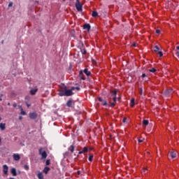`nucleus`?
Masks as SVG:
<instances>
[{
  "label": "nucleus",
  "mask_w": 179,
  "mask_h": 179,
  "mask_svg": "<svg viewBox=\"0 0 179 179\" xmlns=\"http://www.w3.org/2000/svg\"><path fill=\"white\" fill-rule=\"evenodd\" d=\"M84 29H85V30H87V31H89L90 30V24H85L84 25Z\"/></svg>",
  "instance_id": "obj_12"
},
{
  "label": "nucleus",
  "mask_w": 179,
  "mask_h": 179,
  "mask_svg": "<svg viewBox=\"0 0 179 179\" xmlns=\"http://www.w3.org/2000/svg\"><path fill=\"white\" fill-rule=\"evenodd\" d=\"M75 89H76V90H80L79 87H71V90H68V88H66V87L64 86L59 90V96H66V97H69V96H72L73 94V90H75Z\"/></svg>",
  "instance_id": "obj_1"
},
{
  "label": "nucleus",
  "mask_w": 179,
  "mask_h": 179,
  "mask_svg": "<svg viewBox=\"0 0 179 179\" xmlns=\"http://www.w3.org/2000/svg\"><path fill=\"white\" fill-rule=\"evenodd\" d=\"M0 101H2V95L0 96Z\"/></svg>",
  "instance_id": "obj_40"
},
{
  "label": "nucleus",
  "mask_w": 179,
  "mask_h": 179,
  "mask_svg": "<svg viewBox=\"0 0 179 179\" xmlns=\"http://www.w3.org/2000/svg\"><path fill=\"white\" fill-rule=\"evenodd\" d=\"M80 79H82L83 80H85L86 79V78H85V77L83 76V73H80Z\"/></svg>",
  "instance_id": "obj_24"
},
{
  "label": "nucleus",
  "mask_w": 179,
  "mask_h": 179,
  "mask_svg": "<svg viewBox=\"0 0 179 179\" xmlns=\"http://www.w3.org/2000/svg\"><path fill=\"white\" fill-rule=\"evenodd\" d=\"M140 94H142V90L141 89Z\"/></svg>",
  "instance_id": "obj_45"
},
{
  "label": "nucleus",
  "mask_w": 179,
  "mask_h": 179,
  "mask_svg": "<svg viewBox=\"0 0 179 179\" xmlns=\"http://www.w3.org/2000/svg\"><path fill=\"white\" fill-rule=\"evenodd\" d=\"M9 179H15V178H10Z\"/></svg>",
  "instance_id": "obj_48"
},
{
  "label": "nucleus",
  "mask_w": 179,
  "mask_h": 179,
  "mask_svg": "<svg viewBox=\"0 0 179 179\" xmlns=\"http://www.w3.org/2000/svg\"><path fill=\"white\" fill-rule=\"evenodd\" d=\"M9 171V167L7 166L6 164L3 166V174H5L6 176H8V171Z\"/></svg>",
  "instance_id": "obj_5"
},
{
  "label": "nucleus",
  "mask_w": 179,
  "mask_h": 179,
  "mask_svg": "<svg viewBox=\"0 0 179 179\" xmlns=\"http://www.w3.org/2000/svg\"><path fill=\"white\" fill-rule=\"evenodd\" d=\"M84 73H85V75H87V76H90V71H89V70H87V69H85L84 70Z\"/></svg>",
  "instance_id": "obj_17"
},
{
  "label": "nucleus",
  "mask_w": 179,
  "mask_h": 179,
  "mask_svg": "<svg viewBox=\"0 0 179 179\" xmlns=\"http://www.w3.org/2000/svg\"><path fill=\"white\" fill-rule=\"evenodd\" d=\"M159 50H160V49L159 48V47L157 45L152 48V51H154V52H157L159 51Z\"/></svg>",
  "instance_id": "obj_16"
},
{
  "label": "nucleus",
  "mask_w": 179,
  "mask_h": 179,
  "mask_svg": "<svg viewBox=\"0 0 179 179\" xmlns=\"http://www.w3.org/2000/svg\"><path fill=\"white\" fill-rule=\"evenodd\" d=\"M22 118H23V117H22V116H20V117H19V120H22Z\"/></svg>",
  "instance_id": "obj_41"
},
{
  "label": "nucleus",
  "mask_w": 179,
  "mask_h": 179,
  "mask_svg": "<svg viewBox=\"0 0 179 179\" xmlns=\"http://www.w3.org/2000/svg\"><path fill=\"white\" fill-rule=\"evenodd\" d=\"M38 90V88H37V87L32 88L30 90V94H31L32 96H34V94H36V93H37Z\"/></svg>",
  "instance_id": "obj_7"
},
{
  "label": "nucleus",
  "mask_w": 179,
  "mask_h": 179,
  "mask_svg": "<svg viewBox=\"0 0 179 179\" xmlns=\"http://www.w3.org/2000/svg\"><path fill=\"white\" fill-rule=\"evenodd\" d=\"M38 179H43L44 176H43L42 173H38Z\"/></svg>",
  "instance_id": "obj_20"
},
{
  "label": "nucleus",
  "mask_w": 179,
  "mask_h": 179,
  "mask_svg": "<svg viewBox=\"0 0 179 179\" xmlns=\"http://www.w3.org/2000/svg\"><path fill=\"white\" fill-rule=\"evenodd\" d=\"M76 8L78 12H82V3H80L79 0H77L76 2Z\"/></svg>",
  "instance_id": "obj_4"
},
{
  "label": "nucleus",
  "mask_w": 179,
  "mask_h": 179,
  "mask_svg": "<svg viewBox=\"0 0 179 179\" xmlns=\"http://www.w3.org/2000/svg\"><path fill=\"white\" fill-rule=\"evenodd\" d=\"M101 104H102V106H108V103H107V101H103L102 102H101Z\"/></svg>",
  "instance_id": "obj_26"
},
{
  "label": "nucleus",
  "mask_w": 179,
  "mask_h": 179,
  "mask_svg": "<svg viewBox=\"0 0 179 179\" xmlns=\"http://www.w3.org/2000/svg\"><path fill=\"white\" fill-rule=\"evenodd\" d=\"M29 117L31 118V120H36L37 118V113H29Z\"/></svg>",
  "instance_id": "obj_8"
},
{
  "label": "nucleus",
  "mask_w": 179,
  "mask_h": 179,
  "mask_svg": "<svg viewBox=\"0 0 179 179\" xmlns=\"http://www.w3.org/2000/svg\"><path fill=\"white\" fill-rule=\"evenodd\" d=\"M141 78H146V74L143 73L142 76H141Z\"/></svg>",
  "instance_id": "obj_36"
},
{
  "label": "nucleus",
  "mask_w": 179,
  "mask_h": 179,
  "mask_svg": "<svg viewBox=\"0 0 179 179\" xmlns=\"http://www.w3.org/2000/svg\"><path fill=\"white\" fill-rule=\"evenodd\" d=\"M48 171H50V167L48 166L45 167L43 169V173H45V174H48Z\"/></svg>",
  "instance_id": "obj_13"
},
{
  "label": "nucleus",
  "mask_w": 179,
  "mask_h": 179,
  "mask_svg": "<svg viewBox=\"0 0 179 179\" xmlns=\"http://www.w3.org/2000/svg\"><path fill=\"white\" fill-rule=\"evenodd\" d=\"M13 159L17 162L18 160H20V155H19V154H14Z\"/></svg>",
  "instance_id": "obj_11"
},
{
  "label": "nucleus",
  "mask_w": 179,
  "mask_h": 179,
  "mask_svg": "<svg viewBox=\"0 0 179 179\" xmlns=\"http://www.w3.org/2000/svg\"><path fill=\"white\" fill-rule=\"evenodd\" d=\"M138 142H139L140 143H141V142H143V138H139V139H138Z\"/></svg>",
  "instance_id": "obj_32"
},
{
  "label": "nucleus",
  "mask_w": 179,
  "mask_h": 179,
  "mask_svg": "<svg viewBox=\"0 0 179 179\" xmlns=\"http://www.w3.org/2000/svg\"><path fill=\"white\" fill-rule=\"evenodd\" d=\"M143 125H148L149 124V121L148 120H143Z\"/></svg>",
  "instance_id": "obj_22"
},
{
  "label": "nucleus",
  "mask_w": 179,
  "mask_h": 179,
  "mask_svg": "<svg viewBox=\"0 0 179 179\" xmlns=\"http://www.w3.org/2000/svg\"><path fill=\"white\" fill-rule=\"evenodd\" d=\"M158 55H159V57H162L163 55V52L162 51H158Z\"/></svg>",
  "instance_id": "obj_29"
},
{
  "label": "nucleus",
  "mask_w": 179,
  "mask_h": 179,
  "mask_svg": "<svg viewBox=\"0 0 179 179\" xmlns=\"http://www.w3.org/2000/svg\"><path fill=\"white\" fill-rule=\"evenodd\" d=\"M131 107H134V106H135V99L132 98L131 99Z\"/></svg>",
  "instance_id": "obj_18"
},
{
  "label": "nucleus",
  "mask_w": 179,
  "mask_h": 179,
  "mask_svg": "<svg viewBox=\"0 0 179 179\" xmlns=\"http://www.w3.org/2000/svg\"><path fill=\"white\" fill-rule=\"evenodd\" d=\"M113 101L114 102L113 103H110V107H115V103L117 101V96H113Z\"/></svg>",
  "instance_id": "obj_10"
},
{
  "label": "nucleus",
  "mask_w": 179,
  "mask_h": 179,
  "mask_svg": "<svg viewBox=\"0 0 179 179\" xmlns=\"http://www.w3.org/2000/svg\"><path fill=\"white\" fill-rule=\"evenodd\" d=\"M6 124L5 123H1L0 124V129H1V131H5V128H6Z\"/></svg>",
  "instance_id": "obj_14"
},
{
  "label": "nucleus",
  "mask_w": 179,
  "mask_h": 179,
  "mask_svg": "<svg viewBox=\"0 0 179 179\" xmlns=\"http://www.w3.org/2000/svg\"><path fill=\"white\" fill-rule=\"evenodd\" d=\"M156 33H157V34H160V30L157 29V30H156Z\"/></svg>",
  "instance_id": "obj_35"
},
{
  "label": "nucleus",
  "mask_w": 179,
  "mask_h": 179,
  "mask_svg": "<svg viewBox=\"0 0 179 179\" xmlns=\"http://www.w3.org/2000/svg\"><path fill=\"white\" fill-rule=\"evenodd\" d=\"M39 154L42 157V159H47V152H45V150H44V148H41L39 150Z\"/></svg>",
  "instance_id": "obj_3"
},
{
  "label": "nucleus",
  "mask_w": 179,
  "mask_h": 179,
  "mask_svg": "<svg viewBox=\"0 0 179 179\" xmlns=\"http://www.w3.org/2000/svg\"><path fill=\"white\" fill-rule=\"evenodd\" d=\"M27 106L28 108L30 107V105H29V103H27Z\"/></svg>",
  "instance_id": "obj_44"
},
{
  "label": "nucleus",
  "mask_w": 179,
  "mask_h": 179,
  "mask_svg": "<svg viewBox=\"0 0 179 179\" xmlns=\"http://www.w3.org/2000/svg\"><path fill=\"white\" fill-rule=\"evenodd\" d=\"M127 122V117H124V119H123V122Z\"/></svg>",
  "instance_id": "obj_38"
},
{
  "label": "nucleus",
  "mask_w": 179,
  "mask_h": 179,
  "mask_svg": "<svg viewBox=\"0 0 179 179\" xmlns=\"http://www.w3.org/2000/svg\"><path fill=\"white\" fill-rule=\"evenodd\" d=\"M133 47H136V44L134 43Z\"/></svg>",
  "instance_id": "obj_42"
},
{
  "label": "nucleus",
  "mask_w": 179,
  "mask_h": 179,
  "mask_svg": "<svg viewBox=\"0 0 179 179\" xmlns=\"http://www.w3.org/2000/svg\"><path fill=\"white\" fill-rule=\"evenodd\" d=\"M13 5V3L10 2V3H9V4H8V7L10 8V6H12Z\"/></svg>",
  "instance_id": "obj_34"
},
{
  "label": "nucleus",
  "mask_w": 179,
  "mask_h": 179,
  "mask_svg": "<svg viewBox=\"0 0 179 179\" xmlns=\"http://www.w3.org/2000/svg\"><path fill=\"white\" fill-rule=\"evenodd\" d=\"M26 99H29V96H27Z\"/></svg>",
  "instance_id": "obj_49"
},
{
  "label": "nucleus",
  "mask_w": 179,
  "mask_h": 179,
  "mask_svg": "<svg viewBox=\"0 0 179 179\" xmlns=\"http://www.w3.org/2000/svg\"><path fill=\"white\" fill-rule=\"evenodd\" d=\"M89 152V148L87 147H84L82 150L78 152V155H82L83 153H87Z\"/></svg>",
  "instance_id": "obj_6"
},
{
  "label": "nucleus",
  "mask_w": 179,
  "mask_h": 179,
  "mask_svg": "<svg viewBox=\"0 0 179 179\" xmlns=\"http://www.w3.org/2000/svg\"><path fill=\"white\" fill-rule=\"evenodd\" d=\"M0 145H1V138H0Z\"/></svg>",
  "instance_id": "obj_51"
},
{
  "label": "nucleus",
  "mask_w": 179,
  "mask_h": 179,
  "mask_svg": "<svg viewBox=\"0 0 179 179\" xmlns=\"http://www.w3.org/2000/svg\"><path fill=\"white\" fill-rule=\"evenodd\" d=\"M46 166H50V159H47L45 162Z\"/></svg>",
  "instance_id": "obj_30"
},
{
  "label": "nucleus",
  "mask_w": 179,
  "mask_h": 179,
  "mask_svg": "<svg viewBox=\"0 0 179 179\" xmlns=\"http://www.w3.org/2000/svg\"><path fill=\"white\" fill-rule=\"evenodd\" d=\"M24 169L27 171L29 170V165H24Z\"/></svg>",
  "instance_id": "obj_31"
},
{
  "label": "nucleus",
  "mask_w": 179,
  "mask_h": 179,
  "mask_svg": "<svg viewBox=\"0 0 179 179\" xmlns=\"http://www.w3.org/2000/svg\"><path fill=\"white\" fill-rule=\"evenodd\" d=\"M166 93L167 94L170 93V92L169 91H166Z\"/></svg>",
  "instance_id": "obj_43"
},
{
  "label": "nucleus",
  "mask_w": 179,
  "mask_h": 179,
  "mask_svg": "<svg viewBox=\"0 0 179 179\" xmlns=\"http://www.w3.org/2000/svg\"><path fill=\"white\" fill-rule=\"evenodd\" d=\"M99 101H100L101 103L103 101L102 98L99 97L98 99Z\"/></svg>",
  "instance_id": "obj_33"
},
{
  "label": "nucleus",
  "mask_w": 179,
  "mask_h": 179,
  "mask_svg": "<svg viewBox=\"0 0 179 179\" xmlns=\"http://www.w3.org/2000/svg\"><path fill=\"white\" fill-rule=\"evenodd\" d=\"M177 157V152L171 151L168 154V159H176Z\"/></svg>",
  "instance_id": "obj_2"
},
{
  "label": "nucleus",
  "mask_w": 179,
  "mask_h": 179,
  "mask_svg": "<svg viewBox=\"0 0 179 179\" xmlns=\"http://www.w3.org/2000/svg\"><path fill=\"white\" fill-rule=\"evenodd\" d=\"M8 106H10V103H8Z\"/></svg>",
  "instance_id": "obj_47"
},
{
  "label": "nucleus",
  "mask_w": 179,
  "mask_h": 179,
  "mask_svg": "<svg viewBox=\"0 0 179 179\" xmlns=\"http://www.w3.org/2000/svg\"><path fill=\"white\" fill-rule=\"evenodd\" d=\"M82 53H83V55L86 54V50H82Z\"/></svg>",
  "instance_id": "obj_37"
},
{
  "label": "nucleus",
  "mask_w": 179,
  "mask_h": 179,
  "mask_svg": "<svg viewBox=\"0 0 179 179\" xmlns=\"http://www.w3.org/2000/svg\"><path fill=\"white\" fill-rule=\"evenodd\" d=\"M77 174L79 176L80 174V171H78Z\"/></svg>",
  "instance_id": "obj_39"
},
{
  "label": "nucleus",
  "mask_w": 179,
  "mask_h": 179,
  "mask_svg": "<svg viewBox=\"0 0 179 179\" xmlns=\"http://www.w3.org/2000/svg\"><path fill=\"white\" fill-rule=\"evenodd\" d=\"M112 94H113V97L117 96V91H115V90L112 91Z\"/></svg>",
  "instance_id": "obj_27"
},
{
  "label": "nucleus",
  "mask_w": 179,
  "mask_h": 179,
  "mask_svg": "<svg viewBox=\"0 0 179 179\" xmlns=\"http://www.w3.org/2000/svg\"><path fill=\"white\" fill-rule=\"evenodd\" d=\"M176 49H177V50H179V46L176 47Z\"/></svg>",
  "instance_id": "obj_46"
},
{
  "label": "nucleus",
  "mask_w": 179,
  "mask_h": 179,
  "mask_svg": "<svg viewBox=\"0 0 179 179\" xmlns=\"http://www.w3.org/2000/svg\"><path fill=\"white\" fill-rule=\"evenodd\" d=\"M98 15H99V13H97V12H96V11L92 12L93 17H96V16H98Z\"/></svg>",
  "instance_id": "obj_21"
},
{
  "label": "nucleus",
  "mask_w": 179,
  "mask_h": 179,
  "mask_svg": "<svg viewBox=\"0 0 179 179\" xmlns=\"http://www.w3.org/2000/svg\"><path fill=\"white\" fill-rule=\"evenodd\" d=\"M10 173H11L12 176H13V177H16V176H17V173H16V169H15V168H12L10 169Z\"/></svg>",
  "instance_id": "obj_9"
},
{
  "label": "nucleus",
  "mask_w": 179,
  "mask_h": 179,
  "mask_svg": "<svg viewBox=\"0 0 179 179\" xmlns=\"http://www.w3.org/2000/svg\"><path fill=\"white\" fill-rule=\"evenodd\" d=\"M21 115H26V112H24L23 109H22V110H21Z\"/></svg>",
  "instance_id": "obj_28"
},
{
  "label": "nucleus",
  "mask_w": 179,
  "mask_h": 179,
  "mask_svg": "<svg viewBox=\"0 0 179 179\" xmlns=\"http://www.w3.org/2000/svg\"><path fill=\"white\" fill-rule=\"evenodd\" d=\"M93 157H94V156H93V155L92 154V155H90V157H89V162H93Z\"/></svg>",
  "instance_id": "obj_23"
},
{
  "label": "nucleus",
  "mask_w": 179,
  "mask_h": 179,
  "mask_svg": "<svg viewBox=\"0 0 179 179\" xmlns=\"http://www.w3.org/2000/svg\"><path fill=\"white\" fill-rule=\"evenodd\" d=\"M2 120V118L0 117V121Z\"/></svg>",
  "instance_id": "obj_50"
},
{
  "label": "nucleus",
  "mask_w": 179,
  "mask_h": 179,
  "mask_svg": "<svg viewBox=\"0 0 179 179\" xmlns=\"http://www.w3.org/2000/svg\"><path fill=\"white\" fill-rule=\"evenodd\" d=\"M146 171V169H144V171Z\"/></svg>",
  "instance_id": "obj_52"
},
{
  "label": "nucleus",
  "mask_w": 179,
  "mask_h": 179,
  "mask_svg": "<svg viewBox=\"0 0 179 179\" xmlns=\"http://www.w3.org/2000/svg\"><path fill=\"white\" fill-rule=\"evenodd\" d=\"M66 106L67 107H72V101L71 100L68 101L66 103Z\"/></svg>",
  "instance_id": "obj_19"
},
{
  "label": "nucleus",
  "mask_w": 179,
  "mask_h": 179,
  "mask_svg": "<svg viewBox=\"0 0 179 179\" xmlns=\"http://www.w3.org/2000/svg\"><path fill=\"white\" fill-rule=\"evenodd\" d=\"M149 72H152V73H155V72H156V69L152 68V69L149 70Z\"/></svg>",
  "instance_id": "obj_25"
},
{
  "label": "nucleus",
  "mask_w": 179,
  "mask_h": 179,
  "mask_svg": "<svg viewBox=\"0 0 179 179\" xmlns=\"http://www.w3.org/2000/svg\"><path fill=\"white\" fill-rule=\"evenodd\" d=\"M69 150L70 152H71V153H73V152L75 151V146L71 145V146L69 148Z\"/></svg>",
  "instance_id": "obj_15"
}]
</instances>
